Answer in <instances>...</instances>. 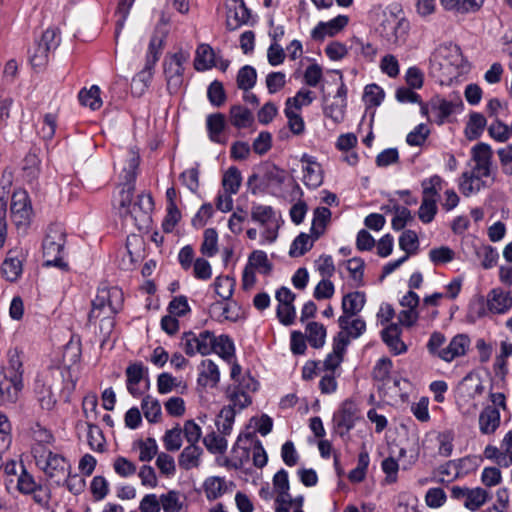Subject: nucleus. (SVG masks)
<instances>
[{"label": "nucleus", "mask_w": 512, "mask_h": 512, "mask_svg": "<svg viewBox=\"0 0 512 512\" xmlns=\"http://www.w3.org/2000/svg\"><path fill=\"white\" fill-rule=\"evenodd\" d=\"M137 167L138 157L133 156L121 174L122 183L114 206L126 225L144 230L151 224L154 202L150 194H140L133 200Z\"/></svg>", "instance_id": "1"}, {"label": "nucleus", "mask_w": 512, "mask_h": 512, "mask_svg": "<svg viewBox=\"0 0 512 512\" xmlns=\"http://www.w3.org/2000/svg\"><path fill=\"white\" fill-rule=\"evenodd\" d=\"M123 293L117 287L98 290L95 299L92 301V309L89 313V322L99 319L100 329L109 333L114 325L113 316L121 309Z\"/></svg>", "instance_id": "2"}, {"label": "nucleus", "mask_w": 512, "mask_h": 512, "mask_svg": "<svg viewBox=\"0 0 512 512\" xmlns=\"http://www.w3.org/2000/svg\"><path fill=\"white\" fill-rule=\"evenodd\" d=\"M430 70L434 76L453 77L462 62L461 50L454 44L438 46L430 56Z\"/></svg>", "instance_id": "3"}, {"label": "nucleus", "mask_w": 512, "mask_h": 512, "mask_svg": "<svg viewBox=\"0 0 512 512\" xmlns=\"http://www.w3.org/2000/svg\"><path fill=\"white\" fill-rule=\"evenodd\" d=\"M66 243V234L58 225L50 226L43 240L44 265L54 266L62 270L68 268V264L63 260V250Z\"/></svg>", "instance_id": "4"}, {"label": "nucleus", "mask_w": 512, "mask_h": 512, "mask_svg": "<svg viewBox=\"0 0 512 512\" xmlns=\"http://www.w3.org/2000/svg\"><path fill=\"white\" fill-rule=\"evenodd\" d=\"M32 453L36 464L41 468L49 478H55L58 485L62 484V480L70 468L67 460L60 454L53 453L46 447L33 446Z\"/></svg>", "instance_id": "5"}, {"label": "nucleus", "mask_w": 512, "mask_h": 512, "mask_svg": "<svg viewBox=\"0 0 512 512\" xmlns=\"http://www.w3.org/2000/svg\"><path fill=\"white\" fill-rule=\"evenodd\" d=\"M164 40L165 36L160 33H154L150 39L145 56L144 68L137 73L132 80V86L139 89L140 94L148 87L152 80L154 67L163 50Z\"/></svg>", "instance_id": "6"}, {"label": "nucleus", "mask_w": 512, "mask_h": 512, "mask_svg": "<svg viewBox=\"0 0 512 512\" xmlns=\"http://www.w3.org/2000/svg\"><path fill=\"white\" fill-rule=\"evenodd\" d=\"M483 391L484 387L481 382H474L469 376L459 383L456 392V404L463 416H475L478 410V403L475 398L481 395Z\"/></svg>", "instance_id": "7"}, {"label": "nucleus", "mask_w": 512, "mask_h": 512, "mask_svg": "<svg viewBox=\"0 0 512 512\" xmlns=\"http://www.w3.org/2000/svg\"><path fill=\"white\" fill-rule=\"evenodd\" d=\"M251 220L263 227L261 236L264 242L273 243L278 237V215L269 205L253 203L251 206Z\"/></svg>", "instance_id": "8"}, {"label": "nucleus", "mask_w": 512, "mask_h": 512, "mask_svg": "<svg viewBox=\"0 0 512 512\" xmlns=\"http://www.w3.org/2000/svg\"><path fill=\"white\" fill-rule=\"evenodd\" d=\"M188 59L189 53L179 50L173 54H167L163 60L167 89L171 94L176 93L183 83L184 64Z\"/></svg>", "instance_id": "9"}, {"label": "nucleus", "mask_w": 512, "mask_h": 512, "mask_svg": "<svg viewBox=\"0 0 512 512\" xmlns=\"http://www.w3.org/2000/svg\"><path fill=\"white\" fill-rule=\"evenodd\" d=\"M214 334L208 330L201 331L198 334L186 332L182 337V346L188 356L201 354L209 355L214 348Z\"/></svg>", "instance_id": "10"}, {"label": "nucleus", "mask_w": 512, "mask_h": 512, "mask_svg": "<svg viewBox=\"0 0 512 512\" xmlns=\"http://www.w3.org/2000/svg\"><path fill=\"white\" fill-rule=\"evenodd\" d=\"M361 419L360 410L352 400H345L333 415V424L336 432L345 436L354 428L356 421Z\"/></svg>", "instance_id": "11"}, {"label": "nucleus", "mask_w": 512, "mask_h": 512, "mask_svg": "<svg viewBox=\"0 0 512 512\" xmlns=\"http://www.w3.org/2000/svg\"><path fill=\"white\" fill-rule=\"evenodd\" d=\"M11 215L17 228H26L32 217V205L29 195L24 189H16L12 194Z\"/></svg>", "instance_id": "12"}, {"label": "nucleus", "mask_w": 512, "mask_h": 512, "mask_svg": "<svg viewBox=\"0 0 512 512\" xmlns=\"http://www.w3.org/2000/svg\"><path fill=\"white\" fill-rule=\"evenodd\" d=\"M408 30L409 23L407 20L390 16L382 23L381 35L389 44L400 45L405 42Z\"/></svg>", "instance_id": "13"}, {"label": "nucleus", "mask_w": 512, "mask_h": 512, "mask_svg": "<svg viewBox=\"0 0 512 512\" xmlns=\"http://www.w3.org/2000/svg\"><path fill=\"white\" fill-rule=\"evenodd\" d=\"M348 346L347 337L344 333L339 332L333 340V350L331 353L327 355L325 360L322 363V370L324 372H334L336 373V369L340 366L343 361V355Z\"/></svg>", "instance_id": "14"}, {"label": "nucleus", "mask_w": 512, "mask_h": 512, "mask_svg": "<svg viewBox=\"0 0 512 512\" xmlns=\"http://www.w3.org/2000/svg\"><path fill=\"white\" fill-rule=\"evenodd\" d=\"M491 155V149L488 144L479 143L472 148V159L475 162L472 172L476 177L489 176Z\"/></svg>", "instance_id": "15"}, {"label": "nucleus", "mask_w": 512, "mask_h": 512, "mask_svg": "<svg viewBox=\"0 0 512 512\" xmlns=\"http://www.w3.org/2000/svg\"><path fill=\"white\" fill-rule=\"evenodd\" d=\"M488 311L493 314H505L512 308V292L494 288L487 294Z\"/></svg>", "instance_id": "16"}, {"label": "nucleus", "mask_w": 512, "mask_h": 512, "mask_svg": "<svg viewBox=\"0 0 512 512\" xmlns=\"http://www.w3.org/2000/svg\"><path fill=\"white\" fill-rule=\"evenodd\" d=\"M301 162L303 166V183L310 189L318 188L323 182L322 169L319 163L308 154H303Z\"/></svg>", "instance_id": "17"}, {"label": "nucleus", "mask_w": 512, "mask_h": 512, "mask_svg": "<svg viewBox=\"0 0 512 512\" xmlns=\"http://www.w3.org/2000/svg\"><path fill=\"white\" fill-rule=\"evenodd\" d=\"M348 21L347 16L338 15L327 22H319L311 31V37L314 40H323L326 36H334L348 24Z\"/></svg>", "instance_id": "18"}, {"label": "nucleus", "mask_w": 512, "mask_h": 512, "mask_svg": "<svg viewBox=\"0 0 512 512\" xmlns=\"http://www.w3.org/2000/svg\"><path fill=\"white\" fill-rule=\"evenodd\" d=\"M250 10L242 0H234L228 6L226 25L229 30H236L242 25L248 23L250 19Z\"/></svg>", "instance_id": "19"}, {"label": "nucleus", "mask_w": 512, "mask_h": 512, "mask_svg": "<svg viewBox=\"0 0 512 512\" xmlns=\"http://www.w3.org/2000/svg\"><path fill=\"white\" fill-rule=\"evenodd\" d=\"M501 422L500 411L497 407L486 406L479 414V430L484 435H491L496 432Z\"/></svg>", "instance_id": "20"}, {"label": "nucleus", "mask_w": 512, "mask_h": 512, "mask_svg": "<svg viewBox=\"0 0 512 512\" xmlns=\"http://www.w3.org/2000/svg\"><path fill=\"white\" fill-rule=\"evenodd\" d=\"M366 303V296L364 292L354 291L347 293L342 298L341 309L343 314L341 316L355 317L357 316Z\"/></svg>", "instance_id": "21"}, {"label": "nucleus", "mask_w": 512, "mask_h": 512, "mask_svg": "<svg viewBox=\"0 0 512 512\" xmlns=\"http://www.w3.org/2000/svg\"><path fill=\"white\" fill-rule=\"evenodd\" d=\"M469 343L470 340L466 335H456L452 338L446 348L439 351L438 356L446 362H451L456 357L462 356L466 353Z\"/></svg>", "instance_id": "22"}, {"label": "nucleus", "mask_w": 512, "mask_h": 512, "mask_svg": "<svg viewBox=\"0 0 512 512\" xmlns=\"http://www.w3.org/2000/svg\"><path fill=\"white\" fill-rule=\"evenodd\" d=\"M340 332L344 333L349 341L350 338L357 339L366 331V322L360 317L340 316L338 318Z\"/></svg>", "instance_id": "23"}, {"label": "nucleus", "mask_w": 512, "mask_h": 512, "mask_svg": "<svg viewBox=\"0 0 512 512\" xmlns=\"http://www.w3.org/2000/svg\"><path fill=\"white\" fill-rule=\"evenodd\" d=\"M34 391L42 409L50 411L55 407L57 401L48 380L37 377Z\"/></svg>", "instance_id": "24"}, {"label": "nucleus", "mask_w": 512, "mask_h": 512, "mask_svg": "<svg viewBox=\"0 0 512 512\" xmlns=\"http://www.w3.org/2000/svg\"><path fill=\"white\" fill-rule=\"evenodd\" d=\"M206 127L209 139L212 142L224 144L226 139L222 137V132L226 127V118L222 113L210 114L206 118Z\"/></svg>", "instance_id": "25"}, {"label": "nucleus", "mask_w": 512, "mask_h": 512, "mask_svg": "<svg viewBox=\"0 0 512 512\" xmlns=\"http://www.w3.org/2000/svg\"><path fill=\"white\" fill-rule=\"evenodd\" d=\"M203 449L197 444L186 446L178 457V464L184 470L197 468L201 463Z\"/></svg>", "instance_id": "26"}, {"label": "nucleus", "mask_w": 512, "mask_h": 512, "mask_svg": "<svg viewBox=\"0 0 512 512\" xmlns=\"http://www.w3.org/2000/svg\"><path fill=\"white\" fill-rule=\"evenodd\" d=\"M229 121L237 129H245L254 123L253 113L242 105H233L229 110Z\"/></svg>", "instance_id": "27"}, {"label": "nucleus", "mask_w": 512, "mask_h": 512, "mask_svg": "<svg viewBox=\"0 0 512 512\" xmlns=\"http://www.w3.org/2000/svg\"><path fill=\"white\" fill-rule=\"evenodd\" d=\"M220 381L218 366L210 359L203 360L200 364L198 383L202 386L215 387Z\"/></svg>", "instance_id": "28"}, {"label": "nucleus", "mask_w": 512, "mask_h": 512, "mask_svg": "<svg viewBox=\"0 0 512 512\" xmlns=\"http://www.w3.org/2000/svg\"><path fill=\"white\" fill-rule=\"evenodd\" d=\"M3 276L10 282L16 281L22 273V261L16 251H9L1 266Z\"/></svg>", "instance_id": "29"}, {"label": "nucleus", "mask_w": 512, "mask_h": 512, "mask_svg": "<svg viewBox=\"0 0 512 512\" xmlns=\"http://www.w3.org/2000/svg\"><path fill=\"white\" fill-rule=\"evenodd\" d=\"M440 3L447 11L465 14L477 11L484 0H440Z\"/></svg>", "instance_id": "30"}, {"label": "nucleus", "mask_w": 512, "mask_h": 512, "mask_svg": "<svg viewBox=\"0 0 512 512\" xmlns=\"http://www.w3.org/2000/svg\"><path fill=\"white\" fill-rule=\"evenodd\" d=\"M331 219V211L327 207H317L314 210V217L311 226V236L317 240L322 236Z\"/></svg>", "instance_id": "31"}, {"label": "nucleus", "mask_w": 512, "mask_h": 512, "mask_svg": "<svg viewBox=\"0 0 512 512\" xmlns=\"http://www.w3.org/2000/svg\"><path fill=\"white\" fill-rule=\"evenodd\" d=\"M273 486L278 493L275 502L292 503L291 495L289 494V480L286 470H279L273 477Z\"/></svg>", "instance_id": "32"}, {"label": "nucleus", "mask_w": 512, "mask_h": 512, "mask_svg": "<svg viewBox=\"0 0 512 512\" xmlns=\"http://www.w3.org/2000/svg\"><path fill=\"white\" fill-rule=\"evenodd\" d=\"M383 341L396 353L400 354L406 351V345L400 339V329L397 324H391L382 331Z\"/></svg>", "instance_id": "33"}, {"label": "nucleus", "mask_w": 512, "mask_h": 512, "mask_svg": "<svg viewBox=\"0 0 512 512\" xmlns=\"http://www.w3.org/2000/svg\"><path fill=\"white\" fill-rule=\"evenodd\" d=\"M214 51L208 44H200L196 49L194 67L197 71H204L215 66Z\"/></svg>", "instance_id": "34"}, {"label": "nucleus", "mask_w": 512, "mask_h": 512, "mask_svg": "<svg viewBox=\"0 0 512 512\" xmlns=\"http://www.w3.org/2000/svg\"><path fill=\"white\" fill-rule=\"evenodd\" d=\"M226 396L230 401V406L239 411L248 407L252 403L251 395L244 391L241 387L230 385L226 389Z\"/></svg>", "instance_id": "35"}, {"label": "nucleus", "mask_w": 512, "mask_h": 512, "mask_svg": "<svg viewBox=\"0 0 512 512\" xmlns=\"http://www.w3.org/2000/svg\"><path fill=\"white\" fill-rule=\"evenodd\" d=\"M242 182V176L239 169L235 166L228 168L222 178V187L228 194H237Z\"/></svg>", "instance_id": "36"}, {"label": "nucleus", "mask_w": 512, "mask_h": 512, "mask_svg": "<svg viewBox=\"0 0 512 512\" xmlns=\"http://www.w3.org/2000/svg\"><path fill=\"white\" fill-rule=\"evenodd\" d=\"M161 508L164 512H185L182 496L175 490L161 495Z\"/></svg>", "instance_id": "37"}, {"label": "nucleus", "mask_w": 512, "mask_h": 512, "mask_svg": "<svg viewBox=\"0 0 512 512\" xmlns=\"http://www.w3.org/2000/svg\"><path fill=\"white\" fill-rule=\"evenodd\" d=\"M100 92V88L97 85H92L90 89H82L78 95L79 101L83 106L89 107L91 110H98L102 106Z\"/></svg>", "instance_id": "38"}, {"label": "nucleus", "mask_w": 512, "mask_h": 512, "mask_svg": "<svg viewBox=\"0 0 512 512\" xmlns=\"http://www.w3.org/2000/svg\"><path fill=\"white\" fill-rule=\"evenodd\" d=\"M257 81V72L254 67L245 65L237 73V87L245 92L251 90Z\"/></svg>", "instance_id": "39"}, {"label": "nucleus", "mask_w": 512, "mask_h": 512, "mask_svg": "<svg viewBox=\"0 0 512 512\" xmlns=\"http://www.w3.org/2000/svg\"><path fill=\"white\" fill-rule=\"evenodd\" d=\"M307 339L314 348H321L325 344L326 328L318 322H310L306 326Z\"/></svg>", "instance_id": "40"}, {"label": "nucleus", "mask_w": 512, "mask_h": 512, "mask_svg": "<svg viewBox=\"0 0 512 512\" xmlns=\"http://www.w3.org/2000/svg\"><path fill=\"white\" fill-rule=\"evenodd\" d=\"M141 408L148 422L156 423L159 421L161 417V405L156 398L150 395L145 396L142 399Z\"/></svg>", "instance_id": "41"}, {"label": "nucleus", "mask_w": 512, "mask_h": 512, "mask_svg": "<svg viewBox=\"0 0 512 512\" xmlns=\"http://www.w3.org/2000/svg\"><path fill=\"white\" fill-rule=\"evenodd\" d=\"M247 265H249L253 270L258 269L259 272L264 275H269L273 268L267 254L262 250L253 251L249 256Z\"/></svg>", "instance_id": "42"}, {"label": "nucleus", "mask_w": 512, "mask_h": 512, "mask_svg": "<svg viewBox=\"0 0 512 512\" xmlns=\"http://www.w3.org/2000/svg\"><path fill=\"white\" fill-rule=\"evenodd\" d=\"M203 444L212 454H224L228 446L225 436L217 434L214 431L205 435L203 438Z\"/></svg>", "instance_id": "43"}, {"label": "nucleus", "mask_w": 512, "mask_h": 512, "mask_svg": "<svg viewBox=\"0 0 512 512\" xmlns=\"http://www.w3.org/2000/svg\"><path fill=\"white\" fill-rule=\"evenodd\" d=\"M214 348L213 352L218 354L221 358L229 361L235 352V346L231 338L227 335H220L216 337L214 335Z\"/></svg>", "instance_id": "44"}, {"label": "nucleus", "mask_w": 512, "mask_h": 512, "mask_svg": "<svg viewBox=\"0 0 512 512\" xmlns=\"http://www.w3.org/2000/svg\"><path fill=\"white\" fill-rule=\"evenodd\" d=\"M486 118L480 113H472L467 123L465 133L468 139H477L484 131Z\"/></svg>", "instance_id": "45"}, {"label": "nucleus", "mask_w": 512, "mask_h": 512, "mask_svg": "<svg viewBox=\"0 0 512 512\" xmlns=\"http://www.w3.org/2000/svg\"><path fill=\"white\" fill-rule=\"evenodd\" d=\"M218 234L213 228L204 231L201 253L207 257H213L218 252Z\"/></svg>", "instance_id": "46"}, {"label": "nucleus", "mask_w": 512, "mask_h": 512, "mask_svg": "<svg viewBox=\"0 0 512 512\" xmlns=\"http://www.w3.org/2000/svg\"><path fill=\"white\" fill-rule=\"evenodd\" d=\"M443 179L439 175H433L432 177L422 181L423 198L422 199H433L437 202L439 191L442 189Z\"/></svg>", "instance_id": "47"}, {"label": "nucleus", "mask_w": 512, "mask_h": 512, "mask_svg": "<svg viewBox=\"0 0 512 512\" xmlns=\"http://www.w3.org/2000/svg\"><path fill=\"white\" fill-rule=\"evenodd\" d=\"M488 493L485 489L477 487L469 489L464 505L469 510L479 509L487 501Z\"/></svg>", "instance_id": "48"}, {"label": "nucleus", "mask_w": 512, "mask_h": 512, "mask_svg": "<svg viewBox=\"0 0 512 512\" xmlns=\"http://www.w3.org/2000/svg\"><path fill=\"white\" fill-rule=\"evenodd\" d=\"M204 490L209 500L217 499L226 490L225 481L220 477H209L204 482Z\"/></svg>", "instance_id": "49"}, {"label": "nucleus", "mask_w": 512, "mask_h": 512, "mask_svg": "<svg viewBox=\"0 0 512 512\" xmlns=\"http://www.w3.org/2000/svg\"><path fill=\"white\" fill-rule=\"evenodd\" d=\"M234 286V279L229 276H218L214 281L215 292L223 300L231 298Z\"/></svg>", "instance_id": "50"}, {"label": "nucleus", "mask_w": 512, "mask_h": 512, "mask_svg": "<svg viewBox=\"0 0 512 512\" xmlns=\"http://www.w3.org/2000/svg\"><path fill=\"white\" fill-rule=\"evenodd\" d=\"M164 446L167 451H177L182 446V428L177 425L165 432L163 437Z\"/></svg>", "instance_id": "51"}, {"label": "nucleus", "mask_w": 512, "mask_h": 512, "mask_svg": "<svg viewBox=\"0 0 512 512\" xmlns=\"http://www.w3.org/2000/svg\"><path fill=\"white\" fill-rule=\"evenodd\" d=\"M311 237L305 233L298 235L290 246L289 255L291 257H299L309 251L313 245V242H310Z\"/></svg>", "instance_id": "52"}, {"label": "nucleus", "mask_w": 512, "mask_h": 512, "mask_svg": "<svg viewBox=\"0 0 512 512\" xmlns=\"http://www.w3.org/2000/svg\"><path fill=\"white\" fill-rule=\"evenodd\" d=\"M481 178L482 177H476L473 172H471V174L467 172L463 173L459 183V188L462 194L469 196L472 193L479 191Z\"/></svg>", "instance_id": "53"}, {"label": "nucleus", "mask_w": 512, "mask_h": 512, "mask_svg": "<svg viewBox=\"0 0 512 512\" xmlns=\"http://www.w3.org/2000/svg\"><path fill=\"white\" fill-rule=\"evenodd\" d=\"M31 434L35 441L33 446L45 447V445H50L54 442V436L50 430L38 423L31 428Z\"/></svg>", "instance_id": "54"}, {"label": "nucleus", "mask_w": 512, "mask_h": 512, "mask_svg": "<svg viewBox=\"0 0 512 512\" xmlns=\"http://www.w3.org/2000/svg\"><path fill=\"white\" fill-rule=\"evenodd\" d=\"M284 113L288 119V127L295 135H301L305 130L303 118L292 107H285Z\"/></svg>", "instance_id": "55"}, {"label": "nucleus", "mask_w": 512, "mask_h": 512, "mask_svg": "<svg viewBox=\"0 0 512 512\" xmlns=\"http://www.w3.org/2000/svg\"><path fill=\"white\" fill-rule=\"evenodd\" d=\"M399 247L406 252L408 257L418 248V236L412 230H405L399 237Z\"/></svg>", "instance_id": "56"}, {"label": "nucleus", "mask_w": 512, "mask_h": 512, "mask_svg": "<svg viewBox=\"0 0 512 512\" xmlns=\"http://www.w3.org/2000/svg\"><path fill=\"white\" fill-rule=\"evenodd\" d=\"M429 258L435 265L446 264L455 258V252L447 246H441L429 251Z\"/></svg>", "instance_id": "57"}, {"label": "nucleus", "mask_w": 512, "mask_h": 512, "mask_svg": "<svg viewBox=\"0 0 512 512\" xmlns=\"http://www.w3.org/2000/svg\"><path fill=\"white\" fill-rule=\"evenodd\" d=\"M383 89L376 84H369L364 89V101L370 106H379L384 100Z\"/></svg>", "instance_id": "58"}, {"label": "nucleus", "mask_w": 512, "mask_h": 512, "mask_svg": "<svg viewBox=\"0 0 512 512\" xmlns=\"http://www.w3.org/2000/svg\"><path fill=\"white\" fill-rule=\"evenodd\" d=\"M50 51L45 49L43 43L36 41L35 46L29 52V59L33 67H43L49 58Z\"/></svg>", "instance_id": "59"}, {"label": "nucleus", "mask_w": 512, "mask_h": 512, "mask_svg": "<svg viewBox=\"0 0 512 512\" xmlns=\"http://www.w3.org/2000/svg\"><path fill=\"white\" fill-rule=\"evenodd\" d=\"M430 134L427 125L421 123L417 125L406 137V142L410 146H421Z\"/></svg>", "instance_id": "60"}, {"label": "nucleus", "mask_w": 512, "mask_h": 512, "mask_svg": "<svg viewBox=\"0 0 512 512\" xmlns=\"http://www.w3.org/2000/svg\"><path fill=\"white\" fill-rule=\"evenodd\" d=\"M207 96L212 105L220 107L226 100V94L221 82L213 81L207 91Z\"/></svg>", "instance_id": "61"}, {"label": "nucleus", "mask_w": 512, "mask_h": 512, "mask_svg": "<svg viewBox=\"0 0 512 512\" xmlns=\"http://www.w3.org/2000/svg\"><path fill=\"white\" fill-rule=\"evenodd\" d=\"M347 103L334 99V101L324 108V115L331 118L335 123H340L344 120L345 108Z\"/></svg>", "instance_id": "62"}, {"label": "nucleus", "mask_w": 512, "mask_h": 512, "mask_svg": "<svg viewBox=\"0 0 512 512\" xmlns=\"http://www.w3.org/2000/svg\"><path fill=\"white\" fill-rule=\"evenodd\" d=\"M437 213V205L433 199H422V203L418 210L419 219L423 223H430Z\"/></svg>", "instance_id": "63"}, {"label": "nucleus", "mask_w": 512, "mask_h": 512, "mask_svg": "<svg viewBox=\"0 0 512 512\" xmlns=\"http://www.w3.org/2000/svg\"><path fill=\"white\" fill-rule=\"evenodd\" d=\"M313 99L314 98L310 90L301 89L294 97L287 99L286 107H292L295 110H299L302 106L311 104Z\"/></svg>", "instance_id": "64"}]
</instances>
